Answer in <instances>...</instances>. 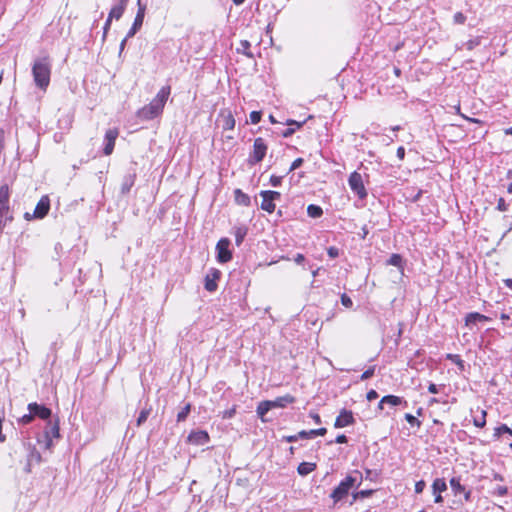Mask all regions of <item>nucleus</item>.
I'll use <instances>...</instances> for the list:
<instances>
[{
	"label": "nucleus",
	"mask_w": 512,
	"mask_h": 512,
	"mask_svg": "<svg viewBox=\"0 0 512 512\" xmlns=\"http://www.w3.org/2000/svg\"><path fill=\"white\" fill-rule=\"evenodd\" d=\"M171 87L163 86L151 102L138 110L137 116L141 120H152L163 113L165 104L170 96Z\"/></svg>",
	"instance_id": "nucleus-1"
},
{
	"label": "nucleus",
	"mask_w": 512,
	"mask_h": 512,
	"mask_svg": "<svg viewBox=\"0 0 512 512\" xmlns=\"http://www.w3.org/2000/svg\"><path fill=\"white\" fill-rule=\"evenodd\" d=\"M52 62L48 55L38 57L32 65L34 82L41 90H46L50 83Z\"/></svg>",
	"instance_id": "nucleus-2"
},
{
	"label": "nucleus",
	"mask_w": 512,
	"mask_h": 512,
	"mask_svg": "<svg viewBox=\"0 0 512 512\" xmlns=\"http://www.w3.org/2000/svg\"><path fill=\"white\" fill-rule=\"evenodd\" d=\"M356 482L357 479L352 475L346 476L330 494L334 504L343 500L349 494V491L356 485Z\"/></svg>",
	"instance_id": "nucleus-3"
},
{
	"label": "nucleus",
	"mask_w": 512,
	"mask_h": 512,
	"mask_svg": "<svg viewBox=\"0 0 512 512\" xmlns=\"http://www.w3.org/2000/svg\"><path fill=\"white\" fill-rule=\"evenodd\" d=\"M268 146L262 137H258L254 140L253 150L250 152L247 163L250 166H254L261 162L266 156Z\"/></svg>",
	"instance_id": "nucleus-4"
},
{
	"label": "nucleus",
	"mask_w": 512,
	"mask_h": 512,
	"mask_svg": "<svg viewBox=\"0 0 512 512\" xmlns=\"http://www.w3.org/2000/svg\"><path fill=\"white\" fill-rule=\"evenodd\" d=\"M348 184L352 192L356 194L359 199L363 200L367 197V191L360 173L357 171L352 172L348 178Z\"/></svg>",
	"instance_id": "nucleus-5"
},
{
	"label": "nucleus",
	"mask_w": 512,
	"mask_h": 512,
	"mask_svg": "<svg viewBox=\"0 0 512 512\" xmlns=\"http://www.w3.org/2000/svg\"><path fill=\"white\" fill-rule=\"evenodd\" d=\"M230 240L228 238H221L216 244L217 256L216 259L219 263H227L232 259V252L229 249Z\"/></svg>",
	"instance_id": "nucleus-6"
},
{
	"label": "nucleus",
	"mask_w": 512,
	"mask_h": 512,
	"mask_svg": "<svg viewBox=\"0 0 512 512\" xmlns=\"http://www.w3.org/2000/svg\"><path fill=\"white\" fill-rule=\"evenodd\" d=\"M28 411L32 413L35 417H38L42 420H50L52 416V410L45 405L38 404L36 402L29 403L27 406Z\"/></svg>",
	"instance_id": "nucleus-7"
},
{
	"label": "nucleus",
	"mask_w": 512,
	"mask_h": 512,
	"mask_svg": "<svg viewBox=\"0 0 512 512\" xmlns=\"http://www.w3.org/2000/svg\"><path fill=\"white\" fill-rule=\"evenodd\" d=\"M221 277V271L217 268H210L205 276L204 288L208 292H215L218 288L217 281Z\"/></svg>",
	"instance_id": "nucleus-8"
},
{
	"label": "nucleus",
	"mask_w": 512,
	"mask_h": 512,
	"mask_svg": "<svg viewBox=\"0 0 512 512\" xmlns=\"http://www.w3.org/2000/svg\"><path fill=\"white\" fill-rule=\"evenodd\" d=\"M187 441L196 446H202L210 441V436L205 430H193L189 433Z\"/></svg>",
	"instance_id": "nucleus-9"
},
{
	"label": "nucleus",
	"mask_w": 512,
	"mask_h": 512,
	"mask_svg": "<svg viewBox=\"0 0 512 512\" xmlns=\"http://www.w3.org/2000/svg\"><path fill=\"white\" fill-rule=\"evenodd\" d=\"M118 134H119V132L116 128L108 129L106 131L105 136H104V147H103L104 155L108 156V155L112 154Z\"/></svg>",
	"instance_id": "nucleus-10"
},
{
	"label": "nucleus",
	"mask_w": 512,
	"mask_h": 512,
	"mask_svg": "<svg viewBox=\"0 0 512 512\" xmlns=\"http://www.w3.org/2000/svg\"><path fill=\"white\" fill-rule=\"evenodd\" d=\"M355 423V418L353 416V412L351 410L342 409L339 415L336 417L334 422L335 428H344L346 426L353 425Z\"/></svg>",
	"instance_id": "nucleus-11"
},
{
	"label": "nucleus",
	"mask_w": 512,
	"mask_h": 512,
	"mask_svg": "<svg viewBox=\"0 0 512 512\" xmlns=\"http://www.w3.org/2000/svg\"><path fill=\"white\" fill-rule=\"evenodd\" d=\"M50 210V199L47 195H44L40 198L36 207L32 213L36 219H43Z\"/></svg>",
	"instance_id": "nucleus-12"
},
{
	"label": "nucleus",
	"mask_w": 512,
	"mask_h": 512,
	"mask_svg": "<svg viewBox=\"0 0 512 512\" xmlns=\"http://www.w3.org/2000/svg\"><path fill=\"white\" fill-rule=\"evenodd\" d=\"M10 190L8 184L0 186V219L9 211Z\"/></svg>",
	"instance_id": "nucleus-13"
},
{
	"label": "nucleus",
	"mask_w": 512,
	"mask_h": 512,
	"mask_svg": "<svg viewBox=\"0 0 512 512\" xmlns=\"http://www.w3.org/2000/svg\"><path fill=\"white\" fill-rule=\"evenodd\" d=\"M447 490V484L443 478H436L432 483V491L435 496L434 502L440 504L443 502L442 492Z\"/></svg>",
	"instance_id": "nucleus-14"
},
{
	"label": "nucleus",
	"mask_w": 512,
	"mask_h": 512,
	"mask_svg": "<svg viewBox=\"0 0 512 512\" xmlns=\"http://www.w3.org/2000/svg\"><path fill=\"white\" fill-rule=\"evenodd\" d=\"M45 438H60L59 419L48 420L44 429Z\"/></svg>",
	"instance_id": "nucleus-15"
},
{
	"label": "nucleus",
	"mask_w": 512,
	"mask_h": 512,
	"mask_svg": "<svg viewBox=\"0 0 512 512\" xmlns=\"http://www.w3.org/2000/svg\"><path fill=\"white\" fill-rule=\"evenodd\" d=\"M128 2L129 0H115L114 5L112 6L109 12L110 18H115V20H119L124 14Z\"/></svg>",
	"instance_id": "nucleus-16"
},
{
	"label": "nucleus",
	"mask_w": 512,
	"mask_h": 512,
	"mask_svg": "<svg viewBox=\"0 0 512 512\" xmlns=\"http://www.w3.org/2000/svg\"><path fill=\"white\" fill-rule=\"evenodd\" d=\"M136 180V173H128L123 177V181L121 184V193L126 195L130 192Z\"/></svg>",
	"instance_id": "nucleus-17"
},
{
	"label": "nucleus",
	"mask_w": 512,
	"mask_h": 512,
	"mask_svg": "<svg viewBox=\"0 0 512 512\" xmlns=\"http://www.w3.org/2000/svg\"><path fill=\"white\" fill-rule=\"evenodd\" d=\"M138 10L134 19V22L132 24L133 27L141 29L145 17L146 12V5L142 4L141 0L137 1Z\"/></svg>",
	"instance_id": "nucleus-18"
},
{
	"label": "nucleus",
	"mask_w": 512,
	"mask_h": 512,
	"mask_svg": "<svg viewBox=\"0 0 512 512\" xmlns=\"http://www.w3.org/2000/svg\"><path fill=\"white\" fill-rule=\"evenodd\" d=\"M295 397L286 394L284 396L277 397L275 400H271L273 404V408H285L288 404H292L295 402Z\"/></svg>",
	"instance_id": "nucleus-19"
},
{
	"label": "nucleus",
	"mask_w": 512,
	"mask_h": 512,
	"mask_svg": "<svg viewBox=\"0 0 512 512\" xmlns=\"http://www.w3.org/2000/svg\"><path fill=\"white\" fill-rule=\"evenodd\" d=\"M234 200L236 204L242 205V206H250L251 205V199L248 194L244 193L241 189L237 188L234 190Z\"/></svg>",
	"instance_id": "nucleus-20"
},
{
	"label": "nucleus",
	"mask_w": 512,
	"mask_h": 512,
	"mask_svg": "<svg viewBox=\"0 0 512 512\" xmlns=\"http://www.w3.org/2000/svg\"><path fill=\"white\" fill-rule=\"evenodd\" d=\"M327 433V429L322 427L318 429H312L309 431L302 430L298 432V436H300L301 439H311L316 436H324Z\"/></svg>",
	"instance_id": "nucleus-21"
},
{
	"label": "nucleus",
	"mask_w": 512,
	"mask_h": 512,
	"mask_svg": "<svg viewBox=\"0 0 512 512\" xmlns=\"http://www.w3.org/2000/svg\"><path fill=\"white\" fill-rule=\"evenodd\" d=\"M247 233L248 227L245 225H239L234 227L235 244L238 247L242 245Z\"/></svg>",
	"instance_id": "nucleus-22"
},
{
	"label": "nucleus",
	"mask_w": 512,
	"mask_h": 512,
	"mask_svg": "<svg viewBox=\"0 0 512 512\" xmlns=\"http://www.w3.org/2000/svg\"><path fill=\"white\" fill-rule=\"evenodd\" d=\"M382 403L388 404L390 406L404 405L406 407L408 405L407 401L403 397L396 395H386L382 397Z\"/></svg>",
	"instance_id": "nucleus-23"
},
{
	"label": "nucleus",
	"mask_w": 512,
	"mask_h": 512,
	"mask_svg": "<svg viewBox=\"0 0 512 512\" xmlns=\"http://www.w3.org/2000/svg\"><path fill=\"white\" fill-rule=\"evenodd\" d=\"M273 408V404H272V401L270 400H265V401H261L258 406H257V409H256V413L258 415V417L264 422L265 419H264V416Z\"/></svg>",
	"instance_id": "nucleus-24"
},
{
	"label": "nucleus",
	"mask_w": 512,
	"mask_h": 512,
	"mask_svg": "<svg viewBox=\"0 0 512 512\" xmlns=\"http://www.w3.org/2000/svg\"><path fill=\"white\" fill-rule=\"evenodd\" d=\"M487 322L486 315L480 314L478 312L468 313L465 317V325L470 326L475 324L476 322Z\"/></svg>",
	"instance_id": "nucleus-25"
},
{
	"label": "nucleus",
	"mask_w": 512,
	"mask_h": 512,
	"mask_svg": "<svg viewBox=\"0 0 512 512\" xmlns=\"http://www.w3.org/2000/svg\"><path fill=\"white\" fill-rule=\"evenodd\" d=\"M251 44L248 40H241L239 43V47L236 48V52L238 54H243L246 57L253 59L254 54L251 52Z\"/></svg>",
	"instance_id": "nucleus-26"
},
{
	"label": "nucleus",
	"mask_w": 512,
	"mask_h": 512,
	"mask_svg": "<svg viewBox=\"0 0 512 512\" xmlns=\"http://www.w3.org/2000/svg\"><path fill=\"white\" fill-rule=\"evenodd\" d=\"M316 469V464L311 462H302L297 467V472L301 476H306Z\"/></svg>",
	"instance_id": "nucleus-27"
},
{
	"label": "nucleus",
	"mask_w": 512,
	"mask_h": 512,
	"mask_svg": "<svg viewBox=\"0 0 512 512\" xmlns=\"http://www.w3.org/2000/svg\"><path fill=\"white\" fill-rule=\"evenodd\" d=\"M260 196L262 197V203H261V209L268 212V213H272L275 211V203L269 199L267 196H265V194L261 191L260 192Z\"/></svg>",
	"instance_id": "nucleus-28"
},
{
	"label": "nucleus",
	"mask_w": 512,
	"mask_h": 512,
	"mask_svg": "<svg viewBox=\"0 0 512 512\" xmlns=\"http://www.w3.org/2000/svg\"><path fill=\"white\" fill-rule=\"evenodd\" d=\"M223 117V124L222 127L224 130H232L235 127V119L234 116L231 114V112H228L227 114H221Z\"/></svg>",
	"instance_id": "nucleus-29"
},
{
	"label": "nucleus",
	"mask_w": 512,
	"mask_h": 512,
	"mask_svg": "<svg viewBox=\"0 0 512 512\" xmlns=\"http://www.w3.org/2000/svg\"><path fill=\"white\" fill-rule=\"evenodd\" d=\"M307 214L311 218H319L322 216L323 210L318 205L310 204L307 207Z\"/></svg>",
	"instance_id": "nucleus-30"
},
{
	"label": "nucleus",
	"mask_w": 512,
	"mask_h": 512,
	"mask_svg": "<svg viewBox=\"0 0 512 512\" xmlns=\"http://www.w3.org/2000/svg\"><path fill=\"white\" fill-rule=\"evenodd\" d=\"M450 487L454 494L465 492V487L460 483V478L453 477L450 479Z\"/></svg>",
	"instance_id": "nucleus-31"
},
{
	"label": "nucleus",
	"mask_w": 512,
	"mask_h": 512,
	"mask_svg": "<svg viewBox=\"0 0 512 512\" xmlns=\"http://www.w3.org/2000/svg\"><path fill=\"white\" fill-rule=\"evenodd\" d=\"M192 405L187 403L177 414V422H184L191 412Z\"/></svg>",
	"instance_id": "nucleus-32"
},
{
	"label": "nucleus",
	"mask_w": 512,
	"mask_h": 512,
	"mask_svg": "<svg viewBox=\"0 0 512 512\" xmlns=\"http://www.w3.org/2000/svg\"><path fill=\"white\" fill-rule=\"evenodd\" d=\"M387 264L398 268H403V258L400 254H392L387 260Z\"/></svg>",
	"instance_id": "nucleus-33"
},
{
	"label": "nucleus",
	"mask_w": 512,
	"mask_h": 512,
	"mask_svg": "<svg viewBox=\"0 0 512 512\" xmlns=\"http://www.w3.org/2000/svg\"><path fill=\"white\" fill-rule=\"evenodd\" d=\"M486 415H487V412L485 410H481L480 416H475L473 418V424L479 428L484 427L486 424Z\"/></svg>",
	"instance_id": "nucleus-34"
},
{
	"label": "nucleus",
	"mask_w": 512,
	"mask_h": 512,
	"mask_svg": "<svg viewBox=\"0 0 512 512\" xmlns=\"http://www.w3.org/2000/svg\"><path fill=\"white\" fill-rule=\"evenodd\" d=\"M374 492H375V490H372V489L360 490L358 492L353 493V499L355 501L362 500V499L370 497Z\"/></svg>",
	"instance_id": "nucleus-35"
},
{
	"label": "nucleus",
	"mask_w": 512,
	"mask_h": 512,
	"mask_svg": "<svg viewBox=\"0 0 512 512\" xmlns=\"http://www.w3.org/2000/svg\"><path fill=\"white\" fill-rule=\"evenodd\" d=\"M447 359L451 360L453 363H455L458 368L463 371L465 368V363L461 359V357L457 354H447Z\"/></svg>",
	"instance_id": "nucleus-36"
},
{
	"label": "nucleus",
	"mask_w": 512,
	"mask_h": 512,
	"mask_svg": "<svg viewBox=\"0 0 512 512\" xmlns=\"http://www.w3.org/2000/svg\"><path fill=\"white\" fill-rule=\"evenodd\" d=\"M149 415H150V409H143L137 418V421H136L137 426H141L143 423H145L146 420L148 419Z\"/></svg>",
	"instance_id": "nucleus-37"
},
{
	"label": "nucleus",
	"mask_w": 512,
	"mask_h": 512,
	"mask_svg": "<svg viewBox=\"0 0 512 512\" xmlns=\"http://www.w3.org/2000/svg\"><path fill=\"white\" fill-rule=\"evenodd\" d=\"M404 418L412 427L416 426L419 428L421 426V421L418 420L414 415H412L410 413H406Z\"/></svg>",
	"instance_id": "nucleus-38"
},
{
	"label": "nucleus",
	"mask_w": 512,
	"mask_h": 512,
	"mask_svg": "<svg viewBox=\"0 0 512 512\" xmlns=\"http://www.w3.org/2000/svg\"><path fill=\"white\" fill-rule=\"evenodd\" d=\"M413 192H414V189H412L411 193L409 194V196L406 197V199L410 200L413 203H416L420 200V198L423 194V190L418 189L415 193H413Z\"/></svg>",
	"instance_id": "nucleus-39"
},
{
	"label": "nucleus",
	"mask_w": 512,
	"mask_h": 512,
	"mask_svg": "<svg viewBox=\"0 0 512 512\" xmlns=\"http://www.w3.org/2000/svg\"><path fill=\"white\" fill-rule=\"evenodd\" d=\"M507 493H508V488L504 485H497L492 491L493 495H497L499 497H503V496L507 495Z\"/></svg>",
	"instance_id": "nucleus-40"
},
{
	"label": "nucleus",
	"mask_w": 512,
	"mask_h": 512,
	"mask_svg": "<svg viewBox=\"0 0 512 512\" xmlns=\"http://www.w3.org/2000/svg\"><path fill=\"white\" fill-rule=\"evenodd\" d=\"M262 192L265 194V196H267L273 202L276 200H279L281 198V193L278 191L263 190Z\"/></svg>",
	"instance_id": "nucleus-41"
},
{
	"label": "nucleus",
	"mask_w": 512,
	"mask_h": 512,
	"mask_svg": "<svg viewBox=\"0 0 512 512\" xmlns=\"http://www.w3.org/2000/svg\"><path fill=\"white\" fill-rule=\"evenodd\" d=\"M34 420V416L32 415V413L29 411L28 414H25L23 415L22 417H20L18 419V423L19 424H22V425H28L30 424L32 421Z\"/></svg>",
	"instance_id": "nucleus-42"
},
{
	"label": "nucleus",
	"mask_w": 512,
	"mask_h": 512,
	"mask_svg": "<svg viewBox=\"0 0 512 512\" xmlns=\"http://www.w3.org/2000/svg\"><path fill=\"white\" fill-rule=\"evenodd\" d=\"M375 369H376V366H375V365H374V366L369 367L367 370H365V371L361 374L360 379H361L362 381L367 380V379H370V378L374 375V373H375Z\"/></svg>",
	"instance_id": "nucleus-43"
},
{
	"label": "nucleus",
	"mask_w": 512,
	"mask_h": 512,
	"mask_svg": "<svg viewBox=\"0 0 512 512\" xmlns=\"http://www.w3.org/2000/svg\"><path fill=\"white\" fill-rule=\"evenodd\" d=\"M236 408H237V406L234 405L232 408L223 411L222 415H221L222 419H231V418H233L235 416V414H236Z\"/></svg>",
	"instance_id": "nucleus-44"
},
{
	"label": "nucleus",
	"mask_w": 512,
	"mask_h": 512,
	"mask_svg": "<svg viewBox=\"0 0 512 512\" xmlns=\"http://www.w3.org/2000/svg\"><path fill=\"white\" fill-rule=\"evenodd\" d=\"M466 21V16L462 12H456L453 16L454 24L462 25Z\"/></svg>",
	"instance_id": "nucleus-45"
},
{
	"label": "nucleus",
	"mask_w": 512,
	"mask_h": 512,
	"mask_svg": "<svg viewBox=\"0 0 512 512\" xmlns=\"http://www.w3.org/2000/svg\"><path fill=\"white\" fill-rule=\"evenodd\" d=\"M23 444H24V446H27L29 449L31 448V453H30L31 458H36L38 461L41 460L40 453L35 449L34 446L31 445L30 442H24Z\"/></svg>",
	"instance_id": "nucleus-46"
},
{
	"label": "nucleus",
	"mask_w": 512,
	"mask_h": 512,
	"mask_svg": "<svg viewBox=\"0 0 512 512\" xmlns=\"http://www.w3.org/2000/svg\"><path fill=\"white\" fill-rule=\"evenodd\" d=\"M113 19L114 18H110V15L108 14V17H107V19L105 21V24H104V27H103V36H102V40L103 41H105V39H106L107 33H108L109 29H110V26H111V23H112Z\"/></svg>",
	"instance_id": "nucleus-47"
},
{
	"label": "nucleus",
	"mask_w": 512,
	"mask_h": 512,
	"mask_svg": "<svg viewBox=\"0 0 512 512\" xmlns=\"http://www.w3.org/2000/svg\"><path fill=\"white\" fill-rule=\"evenodd\" d=\"M341 303L346 308H351L353 306L352 299L345 293L341 295Z\"/></svg>",
	"instance_id": "nucleus-48"
},
{
	"label": "nucleus",
	"mask_w": 512,
	"mask_h": 512,
	"mask_svg": "<svg viewBox=\"0 0 512 512\" xmlns=\"http://www.w3.org/2000/svg\"><path fill=\"white\" fill-rule=\"evenodd\" d=\"M305 122L306 121L298 122L296 120L289 119L286 121V124L288 126H291L290 128L295 129V131H296L297 129H300L305 124Z\"/></svg>",
	"instance_id": "nucleus-49"
},
{
	"label": "nucleus",
	"mask_w": 512,
	"mask_h": 512,
	"mask_svg": "<svg viewBox=\"0 0 512 512\" xmlns=\"http://www.w3.org/2000/svg\"><path fill=\"white\" fill-rule=\"evenodd\" d=\"M261 117H262V113H261V111H252V112L250 113V121H251V123H253V124H257V123H259V122H260V120H261Z\"/></svg>",
	"instance_id": "nucleus-50"
},
{
	"label": "nucleus",
	"mask_w": 512,
	"mask_h": 512,
	"mask_svg": "<svg viewBox=\"0 0 512 512\" xmlns=\"http://www.w3.org/2000/svg\"><path fill=\"white\" fill-rule=\"evenodd\" d=\"M283 177H284V176H276V175H272V176L270 177V184H271L273 187H279V186H281Z\"/></svg>",
	"instance_id": "nucleus-51"
},
{
	"label": "nucleus",
	"mask_w": 512,
	"mask_h": 512,
	"mask_svg": "<svg viewBox=\"0 0 512 512\" xmlns=\"http://www.w3.org/2000/svg\"><path fill=\"white\" fill-rule=\"evenodd\" d=\"M5 420V412L2 409L0 411V443H3L6 440V436L2 433V424Z\"/></svg>",
	"instance_id": "nucleus-52"
},
{
	"label": "nucleus",
	"mask_w": 512,
	"mask_h": 512,
	"mask_svg": "<svg viewBox=\"0 0 512 512\" xmlns=\"http://www.w3.org/2000/svg\"><path fill=\"white\" fill-rule=\"evenodd\" d=\"M303 162H304L303 158H296V159L292 162V164H291V166H290V168H289V170H288V172H287V173H290V172H292V171H294V170L298 169V168L303 164Z\"/></svg>",
	"instance_id": "nucleus-53"
},
{
	"label": "nucleus",
	"mask_w": 512,
	"mask_h": 512,
	"mask_svg": "<svg viewBox=\"0 0 512 512\" xmlns=\"http://www.w3.org/2000/svg\"><path fill=\"white\" fill-rule=\"evenodd\" d=\"M479 44H480V39L475 38V39H471V40L467 41L465 45L468 50H473Z\"/></svg>",
	"instance_id": "nucleus-54"
},
{
	"label": "nucleus",
	"mask_w": 512,
	"mask_h": 512,
	"mask_svg": "<svg viewBox=\"0 0 512 512\" xmlns=\"http://www.w3.org/2000/svg\"><path fill=\"white\" fill-rule=\"evenodd\" d=\"M335 443H338V444H344V443H347L348 442V438L346 435L344 434H340L336 437V439L334 440ZM333 443V441H329L327 444L328 445H331Z\"/></svg>",
	"instance_id": "nucleus-55"
},
{
	"label": "nucleus",
	"mask_w": 512,
	"mask_h": 512,
	"mask_svg": "<svg viewBox=\"0 0 512 512\" xmlns=\"http://www.w3.org/2000/svg\"><path fill=\"white\" fill-rule=\"evenodd\" d=\"M426 487V482L424 480H419L415 483V492L417 494L422 493Z\"/></svg>",
	"instance_id": "nucleus-56"
},
{
	"label": "nucleus",
	"mask_w": 512,
	"mask_h": 512,
	"mask_svg": "<svg viewBox=\"0 0 512 512\" xmlns=\"http://www.w3.org/2000/svg\"><path fill=\"white\" fill-rule=\"evenodd\" d=\"M327 254L330 258H336L339 256V249L337 247L331 246L327 249Z\"/></svg>",
	"instance_id": "nucleus-57"
},
{
	"label": "nucleus",
	"mask_w": 512,
	"mask_h": 512,
	"mask_svg": "<svg viewBox=\"0 0 512 512\" xmlns=\"http://www.w3.org/2000/svg\"><path fill=\"white\" fill-rule=\"evenodd\" d=\"M497 209L501 212L508 210V205L506 204L504 198H499L497 203Z\"/></svg>",
	"instance_id": "nucleus-58"
},
{
	"label": "nucleus",
	"mask_w": 512,
	"mask_h": 512,
	"mask_svg": "<svg viewBox=\"0 0 512 512\" xmlns=\"http://www.w3.org/2000/svg\"><path fill=\"white\" fill-rule=\"evenodd\" d=\"M377 398H378V393H377V391H376V390H374V389L369 390V391L367 392V394H366V399H367L368 401H373V400H375V399H377Z\"/></svg>",
	"instance_id": "nucleus-59"
},
{
	"label": "nucleus",
	"mask_w": 512,
	"mask_h": 512,
	"mask_svg": "<svg viewBox=\"0 0 512 512\" xmlns=\"http://www.w3.org/2000/svg\"><path fill=\"white\" fill-rule=\"evenodd\" d=\"M298 439H301L300 436H298V433L295 435H288L283 436L282 440L288 443L296 442Z\"/></svg>",
	"instance_id": "nucleus-60"
},
{
	"label": "nucleus",
	"mask_w": 512,
	"mask_h": 512,
	"mask_svg": "<svg viewBox=\"0 0 512 512\" xmlns=\"http://www.w3.org/2000/svg\"><path fill=\"white\" fill-rule=\"evenodd\" d=\"M499 429L501 431V435H503V434H510V435H512V429L510 427H508L506 424H501L499 426Z\"/></svg>",
	"instance_id": "nucleus-61"
},
{
	"label": "nucleus",
	"mask_w": 512,
	"mask_h": 512,
	"mask_svg": "<svg viewBox=\"0 0 512 512\" xmlns=\"http://www.w3.org/2000/svg\"><path fill=\"white\" fill-rule=\"evenodd\" d=\"M138 31H139L138 28H135V27L131 26V28L127 32L125 38L126 39L132 38Z\"/></svg>",
	"instance_id": "nucleus-62"
},
{
	"label": "nucleus",
	"mask_w": 512,
	"mask_h": 512,
	"mask_svg": "<svg viewBox=\"0 0 512 512\" xmlns=\"http://www.w3.org/2000/svg\"><path fill=\"white\" fill-rule=\"evenodd\" d=\"M396 154L400 160H403L405 157V148L403 146L398 147Z\"/></svg>",
	"instance_id": "nucleus-63"
},
{
	"label": "nucleus",
	"mask_w": 512,
	"mask_h": 512,
	"mask_svg": "<svg viewBox=\"0 0 512 512\" xmlns=\"http://www.w3.org/2000/svg\"><path fill=\"white\" fill-rule=\"evenodd\" d=\"M294 133H295V129L287 128V129H285V130L282 132V136H283L284 138H288V137L292 136Z\"/></svg>",
	"instance_id": "nucleus-64"
}]
</instances>
